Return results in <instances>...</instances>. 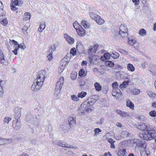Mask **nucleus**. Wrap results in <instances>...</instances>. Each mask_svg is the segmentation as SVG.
Segmentation results:
<instances>
[{"label":"nucleus","instance_id":"nucleus-1","mask_svg":"<svg viewBox=\"0 0 156 156\" xmlns=\"http://www.w3.org/2000/svg\"><path fill=\"white\" fill-rule=\"evenodd\" d=\"M137 128L144 131L143 133L140 134V136L144 140H151L156 136V131L153 129L150 126H147L145 123H141Z\"/></svg>","mask_w":156,"mask_h":156},{"label":"nucleus","instance_id":"nucleus-2","mask_svg":"<svg viewBox=\"0 0 156 156\" xmlns=\"http://www.w3.org/2000/svg\"><path fill=\"white\" fill-rule=\"evenodd\" d=\"M46 73L45 70L40 72L37 79L35 80V82L34 83L31 87V89L32 90L36 91L41 88L44 80L45 75Z\"/></svg>","mask_w":156,"mask_h":156},{"label":"nucleus","instance_id":"nucleus-3","mask_svg":"<svg viewBox=\"0 0 156 156\" xmlns=\"http://www.w3.org/2000/svg\"><path fill=\"white\" fill-rule=\"evenodd\" d=\"M133 144L136 145L139 147L141 156H148V154L146 149L147 144L144 140H142L134 139L133 140Z\"/></svg>","mask_w":156,"mask_h":156},{"label":"nucleus","instance_id":"nucleus-4","mask_svg":"<svg viewBox=\"0 0 156 156\" xmlns=\"http://www.w3.org/2000/svg\"><path fill=\"white\" fill-rule=\"evenodd\" d=\"M87 103L86 102H84L78 108L77 110L79 115L81 116L83 114H84L86 112H89L91 111L92 109L90 108H88L87 105L85 104Z\"/></svg>","mask_w":156,"mask_h":156},{"label":"nucleus","instance_id":"nucleus-5","mask_svg":"<svg viewBox=\"0 0 156 156\" xmlns=\"http://www.w3.org/2000/svg\"><path fill=\"white\" fill-rule=\"evenodd\" d=\"M23 3L22 0H12L10 3L11 9L13 11L17 10L18 9L17 6H21Z\"/></svg>","mask_w":156,"mask_h":156},{"label":"nucleus","instance_id":"nucleus-6","mask_svg":"<svg viewBox=\"0 0 156 156\" xmlns=\"http://www.w3.org/2000/svg\"><path fill=\"white\" fill-rule=\"evenodd\" d=\"M64 82V79L63 77H60L59 80L57 82L55 86V93L59 94L60 90L62 87Z\"/></svg>","mask_w":156,"mask_h":156},{"label":"nucleus","instance_id":"nucleus-7","mask_svg":"<svg viewBox=\"0 0 156 156\" xmlns=\"http://www.w3.org/2000/svg\"><path fill=\"white\" fill-rule=\"evenodd\" d=\"M98 47V45L96 43L89 46L88 49V55H93L95 53Z\"/></svg>","mask_w":156,"mask_h":156},{"label":"nucleus","instance_id":"nucleus-8","mask_svg":"<svg viewBox=\"0 0 156 156\" xmlns=\"http://www.w3.org/2000/svg\"><path fill=\"white\" fill-rule=\"evenodd\" d=\"M127 30V27L124 24H121L120 27L119 34L120 35L124 37L126 35L125 32Z\"/></svg>","mask_w":156,"mask_h":156},{"label":"nucleus","instance_id":"nucleus-9","mask_svg":"<svg viewBox=\"0 0 156 156\" xmlns=\"http://www.w3.org/2000/svg\"><path fill=\"white\" fill-rule=\"evenodd\" d=\"M11 44H13L14 45V49L12 51V52L16 55L17 54V50L19 49V47L17 44V42L14 40H10L9 41Z\"/></svg>","mask_w":156,"mask_h":156},{"label":"nucleus","instance_id":"nucleus-10","mask_svg":"<svg viewBox=\"0 0 156 156\" xmlns=\"http://www.w3.org/2000/svg\"><path fill=\"white\" fill-rule=\"evenodd\" d=\"M64 37L66 39V41L69 44H72L74 43V39L69 36L68 34H64Z\"/></svg>","mask_w":156,"mask_h":156},{"label":"nucleus","instance_id":"nucleus-11","mask_svg":"<svg viewBox=\"0 0 156 156\" xmlns=\"http://www.w3.org/2000/svg\"><path fill=\"white\" fill-rule=\"evenodd\" d=\"M12 139H6L0 137V145L8 144L12 142Z\"/></svg>","mask_w":156,"mask_h":156},{"label":"nucleus","instance_id":"nucleus-12","mask_svg":"<svg viewBox=\"0 0 156 156\" xmlns=\"http://www.w3.org/2000/svg\"><path fill=\"white\" fill-rule=\"evenodd\" d=\"M12 126L14 129L16 130H19L21 128L20 123L18 120L13 121Z\"/></svg>","mask_w":156,"mask_h":156},{"label":"nucleus","instance_id":"nucleus-13","mask_svg":"<svg viewBox=\"0 0 156 156\" xmlns=\"http://www.w3.org/2000/svg\"><path fill=\"white\" fill-rule=\"evenodd\" d=\"M98 56L94 54L89 55L88 60L90 63H93L96 61L98 58Z\"/></svg>","mask_w":156,"mask_h":156},{"label":"nucleus","instance_id":"nucleus-14","mask_svg":"<svg viewBox=\"0 0 156 156\" xmlns=\"http://www.w3.org/2000/svg\"><path fill=\"white\" fill-rule=\"evenodd\" d=\"M116 112L121 117L125 118L129 116L128 112H126L122 111L120 110H117Z\"/></svg>","mask_w":156,"mask_h":156},{"label":"nucleus","instance_id":"nucleus-15","mask_svg":"<svg viewBox=\"0 0 156 156\" xmlns=\"http://www.w3.org/2000/svg\"><path fill=\"white\" fill-rule=\"evenodd\" d=\"M14 112H15V118H19L21 116V108L18 107H16L14 109Z\"/></svg>","mask_w":156,"mask_h":156},{"label":"nucleus","instance_id":"nucleus-16","mask_svg":"<svg viewBox=\"0 0 156 156\" xmlns=\"http://www.w3.org/2000/svg\"><path fill=\"white\" fill-rule=\"evenodd\" d=\"M76 32L80 36H83L84 35L85 33V30L81 27H80L78 29H76Z\"/></svg>","mask_w":156,"mask_h":156},{"label":"nucleus","instance_id":"nucleus-17","mask_svg":"<svg viewBox=\"0 0 156 156\" xmlns=\"http://www.w3.org/2000/svg\"><path fill=\"white\" fill-rule=\"evenodd\" d=\"M69 62L68 59L66 57H64L60 63V66L65 68Z\"/></svg>","mask_w":156,"mask_h":156},{"label":"nucleus","instance_id":"nucleus-18","mask_svg":"<svg viewBox=\"0 0 156 156\" xmlns=\"http://www.w3.org/2000/svg\"><path fill=\"white\" fill-rule=\"evenodd\" d=\"M76 118L75 117L73 118L72 117H69V118L68 121L70 126H73L76 123Z\"/></svg>","mask_w":156,"mask_h":156},{"label":"nucleus","instance_id":"nucleus-19","mask_svg":"<svg viewBox=\"0 0 156 156\" xmlns=\"http://www.w3.org/2000/svg\"><path fill=\"white\" fill-rule=\"evenodd\" d=\"M126 151V149L122 148H120L118 151V155L119 156H127L125 154Z\"/></svg>","mask_w":156,"mask_h":156},{"label":"nucleus","instance_id":"nucleus-20","mask_svg":"<svg viewBox=\"0 0 156 156\" xmlns=\"http://www.w3.org/2000/svg\"><path fill=\"white\" fill-rule=\"evenodd\" d=\"M121 94L120 90L119 89L113 90L112 93V95L115 97H119Z\"/></svg>","mask_w":156,"mask_h":156},{"label":"nucleus","instance_id":"nucleus-21","mask_svg":"<svg viewBox=\"0 0 156 156\" xmlns=\"http://www.w3.org/2000/svg\"><path fill=\"white\" fill-rule=\"evenodd\" d=\"M126 105L128 107H129L131 109H133L134 107L133 104L129 100L127 99L126 102Z\"/></svg>","mask_w":156,"mask_h":156},{"label":"nucleus","instance_id":"nucleus-22","mask_svg":"<svg viewBox=\"0 0 156 156\" xmlns=\"http://www.w3.org/2000/svg\"><path fill=\"white\" fill-rule=\"evenodd\" d=\"M94 86L97 91H99L101 90L102 89L101 86L99 83L96 82L94 84Z\"/></svg>","mask_w":156,"mask_h":156},{"label":"nucleus","instance_id":"nucleus-23","mask_svg":"<svg viewBox=\"0 0 156 156\" xmlns=\"http://www.w3.org/2000/svg\"><path fill=\"white\" fill-rule=\"evenodd\" d=\"M129 82L128 81H124L122 83L120 84L119 85V88L122 89L126 87L129 84Z\"/></svg>","mask_w":156,"mask_h":156},{"label":"nucleus","instance_id":"nucleus-24","mask_svg":"<svg viewBox=\"0 0 156 156\" xmlns=\"http://www.w3.org/2000/svg\"><path fill=\"white\" fill-rule=\"evenodd\" d=\"M147 93L149 96L151 98H156V94L151 91L148 90Z\"/></svg>","mask_w":156,"mask_h":156},{"label":"nucleus","instance_id":"nucleus-25","mask_svg":"<svg viewBox=\"0 0 156 156\" xmlns=\"http://www.w3.org/2000/svg\"><path fill=\"white\" fill-rule=\"evenodd\" d=\"M111 57L114 59H117L119 56V54L115 51H113L111 53Z\"/></svg>","mask_w":156,"mask_h":156},{"label":"nucleus","instance_id":"nucleus-26","mask_svg":"<svg viewBox=\"0 0 156 156\" xmlns=\"http://www.w3.org/2000/svg\"><path fill=\"white\" fill-rule=\"evenodd\" d=\"M127 69L128 70L133 72L135 70V68L133 65L130 63H129L127 66Z\"/></svg>","mask_w":156,"mask_h":156},{"label":"nucleus","instance_id":"nucleus-27","mask_svg":"<svg viewBox=\"0 0 156 156\" xmlns=\"http://www.w3.org/2000/svg\"><path fill=\"white\" fill-rule=\"evenodd\" d=\"M95 21L99 25H101L104 22V20L102 19L99 16V18L98 17V18H97Z\"/></svg>","mask_w":156,"mask_h":156},{"label":"nucleus","instance_id":"nucleus-28","mask_svg":"<svg viewBox=\"0 0 156 156\" xmlns=\"http://www.w3.org/2000/svg\"><path fill=\"white\" fill-rule=\"evenodd\" d=\"M0 62L3 66H6L8 64V62L5 60L4 56L0 58Z\"/></svg>","mask_w":156,"mask_h":156},{"label":"nucleus","instance_id":"nucleus-29","mask_svg":"<svg viewBox=\"0 0 156 156\" xmlns=\"http://www.w3.org/2000/svg\"><path fill=\"white\" fill-rule=\"evenodd\" d=\"M81 25L85 28H88L90 27L89 23L85 21H83L81 22Z\"/></svg>","mask_w":156,"mask_h":156},{"label":"nucleus","instance_id":"nucleus-30","mask_svg":"<svg viewBox=\"0 0 156 156\" xmlns=\"http://www.w3.org/2000/svg\"><path fill=\"white\" fill-rule=\"evenodd\" d=\"M77 73L75 71L72 72L70 75V77L73 80L75 79L77 77Z\"/></svg>","mask_w":156,"mask_h":156},{"label":"nucleus","instance_id":"nucleus-31","mask_svg":"<svg viewBox=\"0 0 156 156\" xmlns=\"http://www.w3.org/2000/svg\"><path fill=\"white\" fill-rule=\"evenodd\" d=\"M87 93L86 92L82 91L80 93H79L77 95L78 97L83 98L85 97Z\"/></svg>","mask_w":156,"mask_h":156},{"label":"nucleus","instance_id":"nucleus-32","mask_svg":"<svg viewBox=\"0 0 156 156\" xmlns=\"http://www.w3.org/2000/svg\"><path fill=\"white\" fill-rule=\"evenodd\" d=\"M84 102H86V103H87L85 104H86V105H87V106L88 108H90L89 107L95 103V101L94 100L93 101H88L87 100L86 101H85Z\"/></svg>","mask_w":156,"mask_h":156},{"label":"nucleus","instance_id":"nucleus-33","mask_svg":"<svg viewBox=\"0 0 156 156\" xmlns=\"http://www.w3.org/2000/svg\"><path fill=\"white\" fill-rule=\"evenodd\" d=\"M30 14L29 13H26L23 16V19L27 21L30 19Z\"/></svg>","mask_w":156,"mask_h":156},{"label":"nucleus","instance_id":"nucleus-34","mask_svg":"<svg viewBox=\"0 0 156 156\" xmlns=\"http://www.w3.org/2000/svg\"><path fill=\"white\" fill-rule=\"evenodd\" d=\"M45 27V25L44 23H41L40 24L39 28L38 29V30L40 32H41L42 31Z\"/></svg>","mask_w":156,"mask_h":156},{"label":"nucleus","instance_id":"nucleus-35","mask_svg":"<svg viewBox=\"0 0 156 156\" xmlns=\"http://www.w3.org/2000/svg\"><path fill=\"white\" fill-rule=\"evenodd\" d=\"M90 16L91 18L95 20L97 19V18H99V15L92 13H90Z\"/></svg>","mask_w":156,"mask_h":156},{"label":"nucleus","instance_id":"nucleus-36","mask_svg":"<svg viewBox=\"0 0 156 156\" xmlns=\"http://www.w3.org/2000/svg\"><path fill=\"white\" fill-rule=\"evenodd\" d=\"M0 22L3 25H6L8 24V23L6 18L0 19Z\"/></svg>","mask_w":156,"mask_h":156},{"label":"nucleus","instance_id":"nucleus-37","mask_svg":"<svg viewBox=\"0 0 156 156\" xmlns=\"http://www.w3.org/2000/svg\"><path fill=\"white\" fill-rule=\"evenodd\" d=\"M12 119L10 117H5L3 120V123H8L10 121H11Z\"/></svg>","mask_w":156,"mask_h":156},{"label":"nucleus","instance_id":"nucleus-38","mask_svg":"<svg viewBox=\"0 0 156 156\" xmlns=\"http://www.w3.org/2000/svg\"><path fill=\"white\" fill-rule=\"evenodd\" d=\"M73 27L76 29H76H79V27H80L81 26L78 23L77 21H75V22H74L73 23Z\"/></svg>","mask_w":156,"mask_h":156},{"label":"nucleus","instance_id":"nucleus-39","mask_svg":"<svg viewBox=\"0 0 156 156\" xmlns=\"http://www.w3.org/2000/svg\"><path fill=\"white\" fill-rule=\"evenodd\" d=\"M139 34L142 35L144 36L146 34V31L144 29H141L140 30L139 32Z\"/></svg>","mask_w":156,"mask_h":156},{"label":"nucleus","instance_id":"nucleus-40","mask_svg":"<svg viewBox=\"0 0 156 156\" xmlns=\"http://www.w3.org/2000/svg\"><path fill=\"white\" fill-rule=\"evenodd\" d=\"M79 75L81 76L85 75L86 73L85 71L83 69H80L79 73Z\"/></svg>","mask_w":156,"mask_h":156},{"label":"nucleus","instance_id":"nucleus-41","mask_svg":"<svg viewBox=\"0 0 156 156\" xmlns=\"http://www.w3.org/2000/svg\"><path fill=\"white\" fill-rule=\"evenodd\" d=\"M112 87L114 90L118 89V84L116 82H114L112 84Z\"/></svg>","mask_w":156,"mask_h":156},{"label":"nucleus","instance_id":"nucleus-42","mask_svg":"<svg viewBox=\"0 0 156 156\" xmlns=\"http://www.w3.org/2000/svg\"><path fill=\"white\" fill-rule=\"evenodd\" d=\"M71 98L74 101H79V99H78V97H77L75 95H72L71 96Z\"/></svg>","mask_w":156,"mask_h":156},{"label":"nucleus","instance_id":"nucleus-43","mask_svg":"<svg viewBox=\"0 0 156 156\" xmlns=\"http://www.w3.org/2000/svg\"><path fill=\"white\" fill-rule=\"evenodd\" d=\"M111 55V53H106L104 54V57L105 59H110Z\"/></svg>","mask_w":156,"mask_h":156},{"label":"nucleus","instance_id":"nucleus-44","mask_svg":"<svg viewBox=\"0 0 156 156\" xmlns=\"http://www.w3.org/2000/svg\"><path fill=\"white\" fill-rule=\"evenodd\" d=\"M70 53L72 54L73 55H76V48H72L70 51Z\"/></svg>","mask_w":156,"mask_h":156},{"label":"nucleus","instance_id":"nucleus-45","mask_svg":"<svg viewBox=\"0 0 156 156\" xmlns=\"http://www.w3.org/2000/svg\"><path fill=\"white\" fill-rule=\"evenodd\" d=\"M106 64L110 67H113L114 65V63L113 62L110 61H107L106 62Z\"/></svg>","mask_w":156,"mask_h":156},{"label":"nucleus","instance_id":"nucleus-46","mask_svg":"<svg viewBox=\"0 0 156 156\" xmlns=\"http://www.w3.org/2000/svg\"><path fill=\"white\" fill-rule=\"evenodd\" d=\"M149 115L152 117L156 116V112L155 111H152L149 112Z\"/></svg>","mask_w":156,"mask_h":156},{"label":"nucleus","instance_id":"nucleus-47","mask_svg":"<svg viewBox=\"0 0 156 156\" xmlns=\"http://www.w3.org/2000/svg\"><path fill=\"white\" fill-rule=\"evenodd\" d=\"M56 48L55 45H53L51 46L49 50L50 53H52L53 51L55 50Z\"/></svg>","mask_w":156,"mask_h":156},{"label":"nucleus","instance_id":"nucleus-48","mask_svg":"<svg viewBox=\"0 0 156 156\" xmlns=\"http://www.w3.org/2000/svg\"><path fill=\"white\" fill-rule=\"evenodd\" d=\"M140 91L139 90L137 89H134L133 91V94L135 95H136L138 94Z\"/></svg>","mask_w":156,"mask_h":156},{"label":"nucleus","instance_id":"nucleus-49","mask_svg":"<svg viewBox=\"0 0 156 156\" xmlns=\"http://www.w3.org/2000/svg\"><path fill=\"white\" fill-rule=\"evenodd\" d=\"M47 58H48V60L51 61L53 58L52 53H50V54H48L47 56Z\"/></svg>","mask_w":156,"mask_h":156},{"label":"nucleus","instance_id":"nucleus-50","mask_svg":"<svg viewBox=\"0 0 156 156\" xmlns=\"http://www.w3.org/2000/svg\"><path fill=\"white\" fill-rule=\"evenodd\" d=\"M59 146L62 147H65V148H68V147H69L68 146V145L67 144V146H66V145L63 144L62 143H60L58 144Z\"/></svg>","mask_w":156,"mask_h":156},{"label":"nucleus","instance_id":"nucleus-51","mask_svg":"<svg viewBox=\"0 0 156 156\" xmlns=\"http://www.w3.org/2000/svg\"><path fill=\"white\" fill-rule=\"evenodd\" d=\"M128 41L129 43H131V44H135L136 42V40L135 39H128Z\"/></svg>","mask_w":156,"mask_h":156},{"label":"nucleus","instance_id":"nucleus-52","mask_svg":"<svg viewBox=\"0 0 156 156\" xmlns=\"http://www.w3.org/2000/svg\"><path fill=\"white\" fill-rule=\"evenodd\" d=\"M28 29V27L27 26H24L22 29V31L25 34L27 33V30Z\"/></svg>","mask_w":156,"mask_h":156},{"label":"nucleus","instance_id":"nucleus-53","mask_svg":"<svg viewBox=\"0 0 156 156\" xmlns=\"http://www.w3.org/2000/svg\"><path fill=\"white\" fill-rule=\"evenodd\" d=\"M17 44L19 48H20L21 49H24L25 48H26V47L23 45V44H18L17 42Z\"/></svg>","mask_w":156,"mask_h":156},{"label":"nucleus","instance_id":"nucleus-54","mask_svg":"<svg viewBox=\"0 0 156 156\" xmlns=\"http://www.w3.org/2000/svg\"><path fill=\"white\" fill-rule=\"evenodd\" d=\"M120 52L124 55H127L128 54V53L127 51L124 50H121L120 51Z\"/></svg>","mask_w":156,"mask_h":156},{"label":"nucleus","instance_id":"nucleus-55","mask_svg":"<svg viewBox=\"0 0 156 156\" xmlns=\"http://www.w3.org/2000/svg\"><path fill=\"white\" fill-rule=\"evenodd\" d=\"M94 132L95 133H98L99 132H101V130L99 128H96L94 129Z\"/></svg>","mask_w":156,"mask_h":156},{"label":"nucleus","instance_id":"nucleus-56","mask_svg":"<svg viewBox=\"0 0 156 156\" xmlns=\"http://www.w3.org/2000/svg\"><path fill=\"white\" fill-rule=\"evenodd\" d=\"M5 81L2 80L0 79V87H2V86L4 85L5 84Z\"/></svg>","mask_w":156,"mask_h":156},{"label":"nucleus","instance_id":"nucleus-57","mask_svg":"<svg viewBox=\"0 0 156 156\" xmlns=\"http://www.w3.org/2000/svg\"><path fill=\"white\" fill-rule=\"evenodd\" d=\"M108 142L110 143L111 144L112 143H114V142H115L114 140H113L110 138H109L108 139Z\"/></svg>","mask_w":156,"mask_h":156},{"label":"nucleus","instance_id":"nucleus-58","mask_svg":"<svg viewBox=\"0 0 156 156\" xmlns=\"http://www.w3.org/2000/svg\"><path fill=\"white\" fill-rule=\"evenodd\" d=\"M151 107L155 108H156V101H154L152 104Z\"/></svg>","mask_w":156,"mask_h":156},{"label":"nucleus","instance_id":"nucleus-59","mask_svg":"<svg viewBox=\"0 0 156 156\" xmlns=\"http://www.w3.org/2000/svg\"><path fill=\"white\" fill-rule=\"evenodd\" d=\"M64 68H65L64 67H63L62 66H60L59 67V71L60 72H62L63 71V70H64Z\"/></svg>","mask_w":156,"mask_h":156},{"label":"nucleus","instance_id":"nucleus-60","mask_svg":"<svg viewBox=\"0 0 156 156\" xmlns=\"http://www.w3.org/2000/svg\"><path fill=\"white\" fill-rule=\"evenodd\" d=\"M2 50L0 49V58L4 56Z\"/></svg>","mask_w":156,"mask_h":156},{"label":"nucleus","instance_id":"nucleus-61","mask_svg":"<svg viewBox=\"0 0 156 156\" xmlns=\"http://www.w3.org/2000/svg\"><path fill=\"white\" fill-rule=\"evenodd\" d=\"M3 93V90L2 87H0V97L1 94H2Z\"/></svg>","mask_w":156,"mask_h":156},{"label":"nucleus","instance_id":"nucleus-62","mask_svg":"<svg viewBox=\"0 0 156 156\" xmlns=\"http://www.w3.org/2000/svg\"><path fill=\"white\" fill-rule=\"evenodd\" d=\"M133 2L135 5H138L139 3V0H132Z\"/></svg>","mask_w":156,"mask_h":156},{"label":"nucleus","instance_id":"nucleus-63","mask_svg":"<svg viewBox=\"0 0 156 156\" xmlns=\"http://www.w3.org/2000/svg\"><path fill=\"white\" fill-rule=\"evenodd\" d=\"M151 72L153 75H154L156 76V67H155V69L154 71H150Z\"/></svg>","mask_w":156,"mask_h":156},{"label":"nucleus","instance_id":"nucleus-64","mask_svg":"<svg viewBox=\"0 0 156 156\" xmlns=\"http://www.w3.org/2000/svg\"><path fill=\"white\" fill-rule=\"evenodd\" d=\"M19 156H28V155L26 153H23L20 155Z\"/></svg>","mask_w":156,"mask_h":156}]
</instances>
